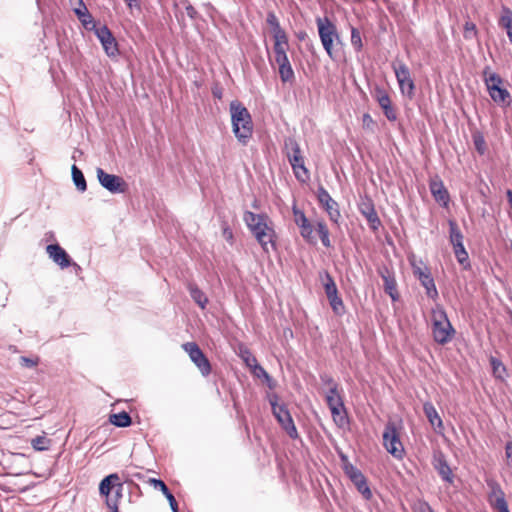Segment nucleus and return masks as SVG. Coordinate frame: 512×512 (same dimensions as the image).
I'll use <instances>...</instances> for the list:
<instances>
[{"label": "nucleus", "instance_id": "4c0bfd02", "mask_svg": "<svg viewBox=\"0 0 512 512\" xmlns=\"http://www.w3.org/2000/svg\"><path fill=\"white\" fill-rule=\"evenodd\" d=\"M490 364H491V367L493 370V375L496 378L504 379V377L506 375V368L503 365V363L499 359H497L495 357H491Z\"/></svg>", "mask_w": 512, "mask_h": 512}, {"label": "nucleus", "instance_id": "052dcab7", "mask_svg": "<svg viewBox=\"0 0 512 512\" xmlns=\"http://www.w3.org/2000/svg\"><path fill=\"white\" fill-rule=\"evenodd\" d=\"M186 13L187 15L190 17V18H195L196 14H197V11L195 10V8L192 6V5H187L186 6Z\"/></svg>", "mask_w": 512, "mask_h": 512}, {"label": "nucleus", "instance_id": "a18cd8bd", "mask_svg": "<svg viewBox=\"0 0 512 512\" xmlns=\"http://www.w3.org/2000/svg\"><path fill=\"white\" fill-rule=\"evenodd\" d=\"M344 471L350 480L357 479V477L359 478L362 475V472L351 463L344 464Z\"/></svg>", "mask_w": 512, "mask_h": 512}, {"label": "nucleus", "instance_id": "c756f323", "mask_svg": "<svg viewBox=\"0 0 512 512\" xmlns=\"http://www.w3.org/2000/svg\"><path fill=\"white\" fill-rule=\"evenodd\" d=\"M449 239L452 246H459L463 244V234L460 231L456 221L449 220Z\"/></svg>", "mask_w": 512, "mask_h": 512}, {"label": "nucleus", "instance_id": "de8ad7c7", "mask_svg": "<svg viewBox=\"0 0 512 512\" xmlns=\"http://www.w3.org/2000/svg\"><path fill=\"white\" fill-rule=\"evenodd\" d=\"M251 371L254 374V376L257 378H263L264 380H270V375L266 372V370L260 364L253 366Z\"/></svg>", "mask_w": 512, "mask_h": 512}, {"label": "nucleus", "instance_id": "7c9ffc66", "mask_svg": "<svg viewBox=\"0 0 512 512\" xmlns=\"http://www.w3.org/2000/svg\"><path fill=\"white\" fill-rule=\"evenodd\" d=\"M71 172H72V179H73V182H74L76 188L81 192L86 191L87 184H86V180H85V177H84L82 171L76 165H72Z\"/></svg>", "mask_w": 512, "mask_h": 512}, {"label": "nucleus", "instance_id": "680f3d73", "mask_svg": "<svg viewBox=\"0 0 512 512\" xmlns=\"http://www.w3.org/2000/svg\"><path fill=\"white\" fill-rule=\"evenodd\" d=\"M265 381L270 389H273L275 387V381L271 377H270V380H265Z\"/></svg>", "mask_w": 512, "mask_h": 512}, {"label": "nucleus", "instance_id": "4d7b16f0", "mask_svg": "<svg viewBox=\"0 0 512 512\" xmlns=\"http://www.w3.org/2000/svg\"><path fill=\"white\" fill-rule=\"evenodd\" d=\"M122 489L123 484H119V487H117L114 496L109 497L108 499H113V501H116V504L118 505L119 500L122 498Z\"/></svg>", "mask_w": 512, "mask_h": 512}, {"label": "nucleus", "instance_id": "79ce46f5", "mask_svg": "<svg viewBox=\"0 0 512 512\" xmlns=\"http://www.w3.org/2000/svg\"><path fill=\"white\" fill-rule=\"evenodd\" d=\"M477 28L476 25L471 21H466L464 24V32L463 36L467 40H471L476 38L477 36Z\"/></svg>", "mask_w": 512, "mask_h": 512}, {"label": "nucleus", "instance_id": "69168bd1", "mask_svg": "<svg viewBox=\"0 0 512 512\" xmlns=\"http://www.w3.org/2000/svg\"><path fill=\"white\" fill-rule=\"evenodd\" d=\"M224 233L226 234V236H229L230 238L232 237V232L231 231H227V230H224Z\"/></svg>", "mask_w": 512, "mask_h": 512}, {"label": "nucleus", "instance_id": "4be33fe9", "mask_svg": "<svg viewBox=\"0 0 512 512\" xmlns=\"http://www.w3.org/2000/svg\"><path fill=\"white\" fill-rule=\"evenodd\" d=\"M149 482L155 489H159L164 495H166L171 510L173 512H179L177 501L166 484L161 479L155 478H151Z\"/></svg>", "mask_w": 512, "mask_h": 512}, {"label": "nucleus", "instance_id": "cd10ccee", "mask_svg": "<svg viewBox=\"0 0 512 512\" xmlns=\"http://www.w3.org/2000/svg\"><path fill=\"white\" fill-rule=\"evenodd\" d=\"M188 290L194 302L198 304L200 308L204 309L208 303V298L205 293L193 283H189Z\"/></svg>", "mask_w": 512, "mask_h": 512}, {"label": "nucleus", "instance_id": "20e7f679", "mask_svg": "<svg viewBox=\"0 0 512 512\" xmlns=\"http://www.w3.org/2000/svg\"><path fill=\"white\" fill-rule=\"evenodd\" d=\"M431 330L436 343L444 345L451 341L455 334V329L450 323L447 313L440 305L431 310Z\"/></svg>", "mask_w": 512, "mask_h": 512}, {"label": "nucleus", "instance_id": "864d4df0", "mask_svg": "<svg viewBox=\"0 0 512 512\" xmlns=\"http://www.w3.org/2000/svg\"><path fill=\"white\" fill-rule=\"evenodd\" d=\"M362 123L365 129H371L372 126L374 125V120L370 114L365 113L362 117Z\"/></svg>", "mask_w": 512, "mask_h": 512}, {"label": "nucleus", "instance_id": "37998d69", "mask_svg": "<svg viewBox=\"0 0 512 512\" xmlns=\"http://www.w3.org/2000/svg\"><path fill=\"white\" fill-rule=\"evenodd\" d=\"M351 44L356 51H360L363 47L360 32L357 28H351Z\"/></svg>", "mask_w": 512, "mask_h": 512}, {"label": "nucleus", "instance_id": "1a4fd4ad", "mask_svg": "<svg viewBox=\"0 0 512 512\" xmlns=\"http://www.w3.org/2000/svg\"><path fill=\"white\" fill-rule=\"evenodd\" d=\"M96 175L101 186L109 192L113 194L125 192L127 184L122 177L108 174L102 168L96 169Z\"/></svg>", "mask_w": 512, "mask_h": 512}, {"label": "nucleus", "instance_id": "0e129e2a", "mask_svg": "<svg viewBox=\"0 0 512 512\" xmlns=\"http://www.w3.org/2000/svg\"><path fill=\"white\" fill-rule=\"evenodd\" d=\"M224 233L226 234V236H229L230 238L232 237V232L231 231H227V230H224Z\"/></svg>", "mask_w": 512, "mask_h": 512}, {"label": "nucleus", "instance_id": "a878e982", "mask_svg": "<svg viewBox=\"0 0 512 512\" xmlns=\"http://www.w3.org/2000/svg\"><path fill=\"white\" fill-rule=\"evenodd\" d=\"M372 96L377 101L382 110L392 105L389 94L383 87L379 85L374 87Z\"/></svg>", "mask_w": 512, "mask_h": 512}, {"label": "nucleus", "instance_id": "338daca9", "mask_svg": "<svg viewBox=\"0 0 512 512\" xmlns=\"http://www.w3.org/2000/svg\"><path fill=\"white\" fill-rule=\"evenodd\" d=\"M213 94H214V96H216V97H218V98H220V97H221V94H220L219 92H215V91H214V92H213Z\"/></svg>", "mask_w": 512, "mask_h": 512}, {"label": "nucleus", "instance_id": "2f4dec72", "mask_svg": "<svg viewBox=\"0 0 512 512\" xmlns=\"http://www.w3.org/2000/svg\"><path fill=\"white\" fill-rule=\"evenodd\" d=\"M109 421L117 427H128L132 422L130 415L125 411L110 415Z\"/></svg>", "mask_w": 512, "mask_h": 512}, {"label": "nucleus", "instance_id": "473e14b6", "mask_svg": "<svg viewBox=\"0 0 512 512\" xmlns=\"http://www.w3.org/2000/svg\"><path fill=\"white\" fill-rule=\"evenodd\" d=\"M351 481L356 486L359 493H361L366 500H369L372 497L371 490L363 474L360 475L359 478L357 477V479Z\"/></svg>", "mask_w": 512, "mask_h": 512}, {"label": "nucleus", "instance_id": "6e6552de", "mask_svg": "<svg viewBox=\"0 0 512 512\" xmlns=\"http://www.w3.org/2000/svg\"><path fill=\"white\" fill-rule=\"evenodd\" d=\"M383 445L386 450L395 458L401 459L404 454V447L400 441L395 423L389 421L383 432Z\"/></svg>", "mask_w": 512, "mask_h": 512}, {"label": "nucleus", "instance_id": "e2e57ef3", "mask_svg": "<svg viewBox=\"0 0 512 512\" xmlns=\"http://www.w3.org/2000/svg\"><path fill=\"white\" fill-rule=\"evenodd\" d=\"M424 509L426 510V512H433L430 506H424Z\"/></svg>", "mask_w": 512, "mask_h": 512}, {"label": "nucleus", "instance_id": "72a5a7b5", "mask_svg": "<svg viewBox=\"0 0 512 512\" xmlns=\"http://www.w3.org/2000/svg\"><path fill=\"white\" fill-rule=\"evenodd\" d=\"M316 230L319 234V237L321 239L323 246L326 248H330L331 247V241H330V237H329L330 233H329L326 223L323 220L317 221Z\"/></svg>", "mask_w": 512, "mask_h": 512}, {"label": "nucleus", "instance_id": "aec40b11", "mask_svg": "<svg viewBox=\"0 0 512 512\" xmlns=\"http://www.w3.org/2000/svg\"><path fill=\"white\" fill-rule=\"evenodd\" d=\"M488 485L492 489L490 502L493 507L496 508L499 512H510L505 499V494L500 485L494 481L488 483Z\"/></svg>", "mask_w": 512, "mask_h": 512}, {"label": "nucleus", "instance_id": "423d86ee", "mask_svg": "<svg viewBox=\"0 0 512 512\" xmlns=\"http://www.w3.org/2000/svg\"><path fill=\"white\" fill-rule=\"evenodd\" d=\"M278 399L279 398L276 394L269 396V403L272 408V413L281 427L289 435V437L292 439H297L299 434L294 424L293 418L285 404H278Z\"/></svg>", "mask_w": 512, "mask_h": 512}, {"label": "nucleus", "instance_id": "603ef678", "mask_svg": "<svg viewBox=\"0 0 512 512\" xmlns=\"http://www.w3.org/2000/svg\"><path fill=\"white\" fill-rule=\"evenodd\" d=\"M383 113L389 121L393 122L397 120V113L392 105L388 108H385Z\"/></svg>", "mask_w": 512, "mask_h": 512}, {"label": "nucleus", "instance_id": "7ed1b4c3", "mask_svg": "<svg viewBox=\"0 0 512 512\" xmlns=\"http://www.w3.org/2000/svg\"><path fill=\"white\" fill-rule=\"evenodd\" d=\"M288 48L286 33L277 31L273 45L274 61L278 65L279 77L283 83H292L295 80L294 70L287 55Z\"/></svg>", "mask_w": 512, "mask_h": 512}, {"label": "nucleus", "instance_id": "a19ab883", "mask_svg": "<svg viewBox=\"0 0 512 512\" xmlns=\"http://www.w3.org/2000/svg\"><path fill=\"white\" fill-rule=\"evenodd\" d=\"M475 149L480 155H484L486 152V142L484 136L480 132L473 133L472 135Z\"/></svg>", "mask_w": 512, "mask_h": 512}, {"label": "nucleus", "instance_id": "ddd939ff", "mask_svg": "<svg viewBox=\"0 0 512 512\" xmlns=\"http://www.w3.org/2000/svg\"><path fill=\"white\" fill-rule=\"evenodd\" d=\"M99 41L101 42L105 53L109 57H114L119 53L118 44L109 28L105 25L93 29Z\"/></svg>", "mask_w": 512, "mask_h": 512}, {"label": "nucleus", "instance_id": "a211bd4d", "mask_svg": "<svg viewBox=\"0 0 512 512\" xmlns=\"http://www.w3.org/2000/svg\"><path fill=\"white\" fill-rule=\"evenodd\" d=\"M359 211L366 218L370 228L374 231L378 230L381 221L377 215L374 204L371 199H362L359 203Z\"/></svg>", "mask_w": 512, "mask_h": 512}, {"label": "nucleus", "instance_id": "e433bc0d", "mask_svg": "<svg viewBox=\"0 0 512 512\" xmlns=\"http://www.w3.org/2000/svg\"><path fill=\"white\" fill-rule=\"evenodd\" d=\"M484 80L488 91L492 89V86L500 87L502 84L501 77L496 73H488V68L484 70Z\"/></svg>", "mask_w": 512, "mask_h": 512}, {"label": "nucleus", "instance_id": "c03bdc74", "mask_svg": "<svg viewBox=\"0 0 512 512\" xmlns=\"http://www.w3.org/2000/svg\"><path fill=\"white\" fill-rule=\"evenodd\" d=\"M328 301H329V304H330L332 310L336 314H341L343 312L344 304H343L342 299L338 295L328 298Z\"/></svg>", "mask_w": 512, "mask_h": 512}, {"label": "nucleus", "instance_id": "9d476101", "mask_svg": "<svg viewBox=\"0 0 512 512\" xmlns=\"http://www.w3.org/2000/svg\"><path fill=\"white\" fill-rule=\"evenodd\" d=\"M185 352L188 353L191 361L198 367L203 376L211 372V365L207 357L195 342H187L182 345Z\"/></svg>", "mask_w": 512, "mask_h": 512}, {"label": "nucleus", "instance_id": "c85d7f7f", "mask_svg": "<svg viewBox=\"0 0 512 512\" xmlns=\"http://www.w3.org/2000/svg\"><path fill=\"white\" fill-rule=\"evenodd\" d=\"M326 402L329 409L332 407H343L344 402L341 395L338 393L337 384H333V387L329 388L326 393Z\"/></svg>", "mask_w": 512, "mask_h": 512}, {"label": "nucleus", "instance_id": "3c124183", "mask_svg": "<svg viewBox=\"0 0 512 512\" xmlns=\"http://www.w3.org/2000/svg\"><path fill=\"white\" fill-rule=\"evenodd\" d=\"M267 22L273 27V38L275 39V35L277 31H283L279 25V22L274 14H269L267 17Z\"/></svg>", "mask_w": 512, "mask_h": 512}, {"label": "nucleus", "instance_id": "0eeeda50", "mask_svg": "<svg viewBox=\"0 0 512 512\" xmlns=\"http://www.w3.org/2000/svg\"><path fill=\"white\" fill-rule=\"evenodd\" d=\"M317 27L323 48L330 58H333V43L335 40L339 41L336 26L327 17H324L317 19Z\"/></svg>", "mask_w": 512, "mask_h": 512}, {"label": "nucleus", "instance_id": "09e8293b", "mask_svg": "<svg viewBox=\"0 0 512 512\" xmlns=\"http://www.w3.org/2000/svg\"><path fill=\"white\" fill-rule=\"evenodd\" d=\"M38 363H39V358L38 357H35V358H29V357H26V356L20 357V364L23 367L34 368V367H36L38 365Z\"/></svg>", "mask_w": 512, "mask_h": 512}, {"label": "nucleus", "instance_id": "13d9d810", "mask_svg": "<svg viewBox=\"0 0 512 512\" xmlns=\"http://www.w3.org/2000/svg\"><path fill=\"white\" fill-rule=\"evenodd\" d=\"M321 380L324 384L328 385L330 388L333 387V384H337L332 377L329 375H322Z\"/></svg>", "mask_w": 512, "mask_h": 512}, {"label": "nucleus", "instance_id": "58836bf2", "mask_svg": "<svg viewBox=\"0 0 512 512\" xmlns=\"http://www.w3.org/2000/svg\"><path fill=\"white\" fill-rule=\"evenodd\" d=\"M453 250H454V254H455L457 261L464 267L468 266L469 265V256L464 247V244H461L459 246H453Z\"/></svg>", "mask_w": 512, "mask_h": 512}, {"label": "nucleus", "instance_id": "5701e85b", "mask_svg": "<svg viewBox=\"0 0 512 512\" xmlns=\"http://www.w3.org/2000/svg\"><path fill=\"white\" fill-rule=\"evenodd\" d=\"M423 411L425 416L427 417L429 423L438 430L443 428V422L441 417L439 416L436 408L431 402H426L423 405Z\"/></svg>", "mask_w": 512, "mask_h": 512}, {"label": "nucleus", "instance_id": "f704fd0d", "mask_svg": "<svg viewBox=\"0 0 512 512\" xmlns=\"http://www.w3.org/2000/svg\"><path fill=\"white\" fill-rule=\"evenodd\" d=\"M384 281V289L385 292L391 297L393 301L398 299V293H397V284L393 277L391 276H382Z\"/></svg>", "mask_w": 512, "mask_h": 512}, {"label": "nucleus", "instance_id": "774afa93", "mask_svg": "<svg viewBox=\"0 0 512 512\" xmlns=\"http://www.w3.org/2000/svg\"><path fill=\"white\" fill-rule=\"evenodd\" d=\"M342 460L347 461V457H346V456H344V455H342Z\"/></svg>", "mask_w": 512, "mask_h": 512}, {"label": "nucleus", "instance_id": "393cba45", "mask_svg": "<svg viewBox=\"0 0 512 512\" xmlns=\"http://www.w3.org/2000/svg\"><path fill=\"white\" fill-rule=\"evenodd\" d=\"M499 26L506 30L508 39L512 44V11L508 7H503L498 22Z\"/></svg>", "mask_w": 512, "mask_h": 512}, {"label": "nucleus", "instance_id": "bf43d9fd", "mask_svg": "<svg viewBox=\"0 0 512 512\" xmlns=\"http://www.w3.org/2000/svg\"><path fill=\"white\" fill-rule=\"evenodd\" d=\"M106 505L111 510V512H119L116 501H113V499H107Z\"/></svg>", "mask_w": 512, "mask_h": 512}, {"label": "nucleus", "instance_id": "c9c22d12", "mask_svg": "<svg viewBox=\"0 0 512 512\" xmlns=\"http://www.w3.org/2000/svg\"><path fill=\"white\" fill-rule=\"evenodd\" d=\"M333 420L335 423H337L339 426H343L345 423H347V414L345 406L343 407H332L330 408Z\"/></svg>", "mask_w": 512, "mask_h": 512}, {"label": "nucleus", "instance_id": "6e6d98bb", "mask_svg": "<svg viewBox=\"0 0 512 512\" xmlns=\"http://www.w3.org/2000/svg\"><path fill=\"white\" fill-rule=\"evenodd\" d=\"M106 478H107V480H109L110 484L113 487H119V484H122L120 482V477L117 473L110 474V475L106 476Z\"/></svg>", "mask_w": 512, "mask_h": 512}, {"label": "nucleus", "instance_id": "f03ea898", "mask_svg": "<svg viewBox=\"0 0 512 512\" xmlns=\"http://www.w3.org/2000/svg\"><path fill=\"white\" fill-rule=\"evenodd\" d=\"M233 133L242 145H247L252 137L253 122L247 108L239 102L230 104Z\"/></svg>", "mask_w": 512, "mask_h": 512}, {"label": "nucleus", "instance_id": "dca6fc26", "mask_svg": "<svg viewBox=\"0 0 512 512\" xmlns=\"http://www.w3.org/2000/svg\"><path fill=\"white\" fill-rule=\"evenodd\" d=\"M432 465L444 482L452 484L454 474L443 452L436 451L433 454Z\"/></svg>", "mask_w": 512, "mask_h": 512}, {"label": "nucleus", "instance_id": "f3484780", "mask_svg": "<svg viewBox=\"0 0 512 512\" xmlns=\"http://www.w3.org/2000/svg\"><path fill=\"white\" fill-rule=\"evenodd\" d=\"M70 5L73 7V11L81 24L88 30L95 28L94 19L87 9L83 0H69Z\"/></svg>", "mask_w": 512, "mask_h": 512}, {"label": "nucleus", "instance_id": "5fc2aeb1", "mask_svg": "<svg viewBox=\"0 0 512 512\" xmlns=\"http://www.w3.org/2000/svg\"><path fill=\"white\" fill-rule=\"evenodd\" d=\"M505 455L508 465L512 468V442H507L505 446Z\"/></svg>", "mask_w": 512, "mask_h": 512}, {"label": "nucleus", "instance_id": "f257e3e1", "mask_svg": "<svg viewBox=\"0 0 512 512\" xmlns=\"http://www.w3.org/2000/svg\"><path fill=\"white\" fill-rule=\"evenodd\" d=\"M243 220L266 253L269 252V247L275 249L276 233L267 214L245 211Z\"/></svg>", "mask_w": 512, "mask_h": 512}, {"label": "nucleus", "instance_id": "39448f33", "mask_svg": "<svg viewBox=\"0 0 512 512\" xmlns=\"http://www.w3.org/2000/svg\"><path fill=\"white\" fill-rule=\"evenodd\" d=\"M284 148L295 177L301 182H306L309 178V172L305 167L299 144L294 138L289 137L284 141Z\"/></svg>", "mask_w": 512, "mask_h": 512}, {"label": "nucleus", "instance_id": "bb28decb", "mask_svg": "<svg viewBox=\"0 0 512 512\" xmlns=\"http://www.w3.org/2000/svg\"><path fill=\"white\" fill-rule=\"evenodd\" d=\"M320 279L323 283L327 299L338 295L336 283L332 276L327 271H324L323 273L320 274Z\"/></svg>", "mask_w": 512, "mask_h": 512}, {"label": "nucleus", "instance_id": "8fccbe9b", "mask_svg": "<svg viewBox=\"0 0 512 512\" xmlns=\"http://www.w3.org/2000/svg\"><path fill=\"white\" fill-rule=\"evenodd\" d=\"M242 358L250 369H252L253 366L259 364L256 357L253 356L248 350L243 353Z\"/></svg>", "mask_w": 512, "mask_h": 512}, {"label": "nucleus", "instance_id": "412c9836", "mask_svg": "<svg viewBox=\"0 0 512 512\" xmlns=\"http://www.w3.org/2000/svg\"><path fill=\"white\" fill-rule=\"evenodd\" d=\"M430 191L434 199L442 206L447 207L449 203V194L441 181H432Z\"/></svg>", "mask_w": 512, "mask_h": 512}, {"label": "nucleus", "instance_id": "49530a36", "mask_svg": "<svg viewBox=\"0 0 512 512\" xmlns=\"http://www.w3.org/2000/svg\"><path fill=\"white\" fill-rule=\"evenodd\" d=\"M112 488H114L109 480H107V478L105 477L104 479H102V481L100 482V485H99V493L103 496L107 498H109V494L112 490Z\"/></svg>", "mask_w": 512, "mask_h": 512}, {"label": "nucleus", "instance_id": "2eb2a0df", "mask_svg": "<svg viewBox=\"0 0 512 512\" xmlns=\"http://www.w3.org/2000/svg\"><path fill=\"white\" fill-rule=\"evenodd\" d=\"M413 272L417 279L420 281L421 285L425 288L426 295L432 300H436L438 298V291L429 269L427 267L424 269L420 267H414Z\"/></svg>", "mask_w": 512, "mask_h": 512}, {"label": "nucleus", "instance_id": "b1692460", "mask_svg": "<svg viewBox=\"0 0 512 512\" xmlns=\"http://www.w3.org/2000/svg\"><path fill=\"white\" fill-rule=\"evenodd\" d=\"M492 100L498 104H510L511 97L507 89L501 86H492V89L488 91Z\"/></svg>", "mask_w": 512, "mask_h": 512}, {"label": "nucleus", "instance_id": "ea45409f", "mask_svg": "<svg viewBox=\"0 0 512 512\" xmlns=\"http://www.w3.org/2000/svg\"><path fill=\"white\" fill-rule=\"evenodd\" d=\"M51 444V440L48 439L46 436H37L36 438L32 439L31 445L32 447L37 451H46L49 449Z\"/></svg>", "mask_w": 512, "mask_h": 512}, {"label": "nucleus", "instance_id": "f8f14e48", "mask_svg": "<svg viewBox=\"0 0 512 512\" xmlns=\"http://www.w3.org/2000/svg\"><path fill=\"white\" fill-rule=\"evenodd\" d=\"M317 199L322 208L327 212L330 220L338 223L341 217L339 205L323 186H319L317 189Z\"/></svg>", "mask_w": 512, "mask_h": 512}, {"label": "nucleus", "instance_id": "4468645a", "mask_svg": "<svg viewBox=\"0 0 512 512\" xmlns=\"http://www.w3.org/2000/svg\"><path fill=\"white\" fill-rule=\"evenodd\" d=\"M293 216H294V222L300 229V235L303 237V239L311 244H314L315 237L313 236V226L306 217L305 213L297 208L296 205L292 208Z\"/></svg>", "mask_w": 512, "mask_h": 512}, {"label": "nucleus", "instance_id": "9b49d317", "mask_svg": "<svg viewBox=\"0 0 512 512\" xmlns=\"http://www.w3.org/2000/svg\"><path fill=\"white\" fill-rule=\"evenodd\" d=\"M395 76L403 95L412 99L415 94V84L411 77L410 70L406 64L401 63L394 67Z\"/></svg>", "mask_w": 512, "mask_h": 512}, {"label": "nucleus", "instance_id": "6ab92c4d", "mask_svg": "<svg viewBox=\"0 0 512 512\" xmlns=\"http://www.w3.org/2000/svg\"><path fill=\"white\" fill-rule=\"evenodd\" d=\"M49 257L62 269L71 265V258L67 252L58 244H50L46 247Z\"/></svg>", "mask_w": 512, "mask_h": 512}]
</instances>
